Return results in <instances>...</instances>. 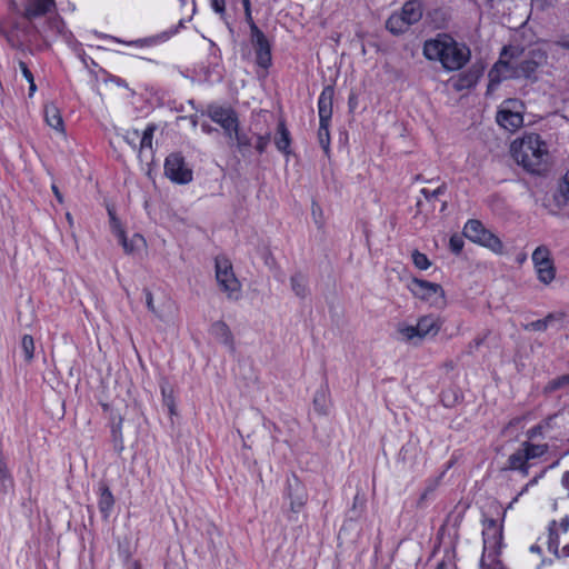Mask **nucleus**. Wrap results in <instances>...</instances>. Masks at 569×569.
Here are the masks:
<instances>
[{
    "mask_svg": "<svg viewBox=\"0 0 569 569\" xmlns=\"http://www.w3.org/2000/svg\"><path fill=\"white\" fill-rule=\"evenodd\" d=\"M438 486L437 480L430 481L427 487L425 488L423 492L420 495L417 506L418 508H423L426 506V502L432 497Z\"/></svg>",
    "mask_w": 569,
    "mask_h": 569,
    "instance_id": "a19ab883",
    "label": "nucleus"
},
{
    "mask_svg": "<svg viewBox=\"0 0 569 569\" xmlns=\"http://www.w3.org/2000/svg\"><path fill=\"white\" fill-rule=\"evenodd\" d=\"M20 348L24 360L31 362L34 358V340L30 335L22 337Z\"/></svg>",
    "mask_w": 569,
    "mask_h": 569,
    "instance_id": "c9c22d12",
    "label": "nucleus"
},
{
    "mask_svg": "<svg viewBox=\"0 0 569 569\" xmlns=\"http://www.w3.org/2000/svg\"><path fill=\"white\" fill-rule=\"evenodd\" d=\"M511 152L516 161L527 171L541 173L546 170L549 151L546 141L538 133H526L513 141Z\"/></svg>",
    "mask_w": 569,
    "mask_h": 569,
    "instance_id": "f03ea898",
    "label": "nucleus"
},
{
    "mask_svg": "<svg viewBox=\"0 0 569 569\" xmlns=\"http://www.w3.org/2000/svg\"><path fill=\"white\" fill-rule=\"evenodd\" d=\"M208 117L223 129V133L228 139H232V131L239 124L236 111L231 108L220 106H209L207 110Z\"/></svg>",
    "mask_w": 569,
    "mask_h": 569,
    "instance_id": "9b49d317",
    "label": "nucleus"
},
{
    "mask_svg": "<svg viewBox=\"0 0 569 569\" xmlns=\"http://www.w3.org/2000/svg\"><path fill=\"white\" fill-rule=\"evenodd\" d=\"M423 56L428 60L439 61L448 71L461 69L470 59V50L456 42L448 34H438L423 44Z\"/></svg>",
    "mask_w": 569,
    "mask_h": 569,
    "instance_id": "f257e3e1",
    "label": "nucleus"
},
{
    "mask_svg": "<svg viewBox=\"0 0 569 569\" xmlns=\"http://www.w3.org/2000/svg\"><path fill=\"white\" fill-rule=\"evenodd\" d=\"M250 41L254 49L256 62L259 67L268 69L271 66V44L260 29H254L250 34Z\"/></svg>",
    "mask_w": 569,
    "mask_h": 569,
    "instance_id": "ddd939ff",
    "label": "nucleus"
},
{
    "mask_svg": "<svg viewBox=\"0 0 569 569\" xmlns=\"http://www.w3.org/2000/svg\"><path fill=\"white\" fill-rule=\"evenodd\" d=\"M140 138V133L138 130L128 131L124 136V140L137 150V141Z\"/></svg>",
    "mask_w": 569,
    "mask_h": 569,
    "instance_id": "8fccbe9b",
    "label": "nucleus"
},
{
    "mask_svg": "<svg viewBox=\"0 0 569 569\" xmlns=\"http://www.w3.org/2000/svg\"><path fill=\"white\" fill-rule=\"evenodd\" d=\"M541 433H542V426H540V425L535 426L527 431V436L529 439L536 438V437L540 436Z\"/></svg>",
    "mask_w": 569,
    "mask_h": 569,
    "instance_id": "4d7b16f0",
    "label": "nucleus"
},
{
    "mask_svg": "<svg viewBox=\"0 0 569 569\" xmlns=\"http://www.w3.org/2000/svg\"><path fill=\"white\" fill-rule=\"evenodd\" d=\"M522 103L516 99H509L502 103L497 112V122L509 131H516L523 124Z\"/></svg>",
    "mask_w": 569,
    "mask_h": 569,
    "instance_id": "39448f33",
    "label": "nucleus"
},
{
    "mask_svg": "<svg viewBox=\"0 0 569 569\" xmlns=\"http://www.w3.org/2000/svg\"><path fill=\"white\" fill-rule=\"evenodd\" d=\"M242 4H243V9H244L246 22L249 26L250 34H251V33L254 32V29H259V27L253 21V18H252V14H251V3H250V1L243 2Z\"/></svg>",
    "mask_w": 569,
    "mask_h": 569,
    "instance_id": "a18cd8bd",
    "label": "nucleus"
},
{
    "mask_svg": "<svg viewBox=\"0 0 569 569\" xmlns=\"http://www.w3.org/2000/svg\"><path fill=\"white\" fill-rule=\"evenodd\" d=\"M201 129L206 133H211V132L216 131L214 128H212L210 124H207V123H202Z\"/></svg>",
    "mask_w": 569,
    "mask_h": 569,
    "instance_id": "0e129e2a",
    "label": "nucleus"
},
{
    "mask_svg": "<svg viewBox=\"0 0 569 569\" xmlns=\"http://www.w3.org/2000/svg\"><path fill=\"white\" fill-rule=\"evenodd\" d=\"M284 497L290 500L292 512H299L308 500V493L303 483L295 475L287 478Z\"/></svg>",
    "mask_w": 569,
    "mask_h": 569,
    "instance_id": "f8f14e48",
    "label": "nucleus"
},
{
    "mask_svg": "<svg viewBox=\"0 0 569 569\" xmlns=\"http://www.w3.org/2000/svg\"><path fill=\"white\" fill-rule=\"evenodd\" d=\"M547 469L542 470L538 476L533 477L527 485L532 487L538 483V481L545 476Z\"/></svg>",
    "mask_w": 569,
    "mask_h": 569,
    "instance_id": "bf43d9fd",
    "label": "nucleus"
},
{
    "mask_svg": "<svg viewBox=\"0 0 569 569\" xmlns=\"http://www.w3.org/2000/svg\"><path fill=\"white\" fill-rule=\"evenodd\" d=\"M118 237L121 241V244L124 249V251L127 253H131L133 251V243L137 242V241H143V238L140 236V234H136L132 240L129 242L126 234H124V231L123 230H119L118 231Z\"/></svg>",
    "mask_w": 569,
    "mask_h": 569,
    "instance_id": "79ce46f5",
    "label": "nucleus"
},
{
    "mask_svg": "<svg viewBox=\"0 0 569 569\" xmlns=\"http://www.w3.org/2000/svg\"><path fill=\"white\" fill-rule=\"evenodd\" d=\"M143 293H144L146 305H147L148 310L151 311L152 313L157 315V310H156V307L153 303V297H152L151 291L148 289H144Z\"/></svg>",
    "mask_w": 569,
    "mask_h": 569,
    "instance_id": "3c124183",
    "label": "nucleus"
},
{
    "mask_svg": "<svg viewBox=\"0 0 569 569\" xmlns=\"http://www.w3.org/2000/svg\"><path fill=\"white\" fill-rule=\"evenodd\" d=\"M28 82H29V96L31 97V96H33V93L37 90V86L34 83V78Z\"/></svg>",
    "mask_w": 569,
    "mask_h": 569,
    "instance_id": "e2e57ef3",
    "label": "nucleus"
},
{
    "mask_svg": "<svg viewBox=\"0 0 569 569\" xmlns=\"http://www.w3.org/2000/svg\"><path fill=\"white\" fill-rule=\"evenodd\" d=\"M164 173L173 182L186 184L192 180V170L188 168L179 153H171L164 161Z\"/></svg>",
    "mask_w": 569,
    "mask_h": 569,
    "instance_id": "1a4fd4ad",
    "label": "nucleus"
},
{
    "mask_svg": "<svg viewBox=\"0 0 569 569\" xmlns=\"http://www.w3.org/2000/svg\"><path fill=\"white\" fill-rule=\"evenodd\" d=\"M292 291L300 298H306L309 293L307 279L301 273H296L290 279Z\"/></svg>",
    "mask_w": 569,
    "mask_h": 569,
    "instance_id": "72a5a7b5",
    "label": "nucleus"
},
{
    "mask_svg": "<svg viewBox=\"0 0 569 569\" xmlns=\"http://www.w3.org/2000/svg\"><path fill=\"white\" fill-rule=\"evenodd\" d=\"M483 549L496 552L500 547L502 532L498 522L495 519L486 521L485 529L482 531Z\"/></svg>",
    "mask_w": 569,
    "mask_h": 569,
    "instance_id": "2eb2a0df",
    "label": "nucleus"
},
{
    "mask_svg": "<svg viewBox=\"0 0 569 569\" xmlns=\"http://www.w3.org/2000/svg\"><path fill=\"white\" fill-rule=\"evenodd\" d=\"M399 13L409 26L415 24L422 18V3L419 0H409L405 2Z\"/></svg>",
    "mask_w": 569,
    "mask_h": 569,
    "instance_id": "412c9836",
    "label": "nucleus"
},
{
    "mask_svg": "<svg viewBox=\"0 0 569 569\" xmlns=\"http://www.w3.org/2000/svg\"><path fill=\"white\" fill-rule=\"evenodd\" d=\"M555 2L556 0H532V3L541 10L551 7Z\"/></svg>",
    "mask_w": 569,
    "mask_h": 569,
    "instance_id": "6e6d98bb",
    "label": "nucleus"
},
{
    "mask_svg": "<svg viewBox=\"0 0 569 569\" xmlns=\"http://www.w3.org/2000/svg\"><path fill=\"white\" fill-rule=\"evenodd\" d=\"M558 526H559V529L561 530V532H563V533L567 532L569 529V517L568 516L563 517L560 520Z\"/></svg>",
    "mask_w": 569,
    "mask_h": 569,
    "instance_id": "13d9d810",
    "label": "nucleus"
},
{
    "mask_svg": "<svg viewBox=\"0 0 569 569\" xmlns=\"http://www.w3.org/2000/svg\"><path fill=\"white\" fill-rule=\"evenodd\" d=\"M329 124H330V122H321L320 121L319 129H318V140H319L321 148L325 150L326 153H328L329 149H330Z\"/></svg>",
    "mask_w": 569,
    "mask_h": 569,
    "instance_id": "4c0bfd02",
    "label": "nucleus"
},
{
    "mask_svg": "<svg viewBox=\"0 0 569 569\" xmlns=\"http://www.w3.org/2000/svg\"><path fill=\"white\" fill-rule=\"evenodd\" d=\"M565 313L558 312V313H548L543 319L532 321L530 323L525 325V330H531V331H545L547 330L548 326L555 321V320H561L563 319Z\"/></svg>",
    "mask_w": 569,
    "mask_h": 569,
    "instance_id": "cd10ccee",
    "label": "nucleus"
},
{
    "mask_svg": "<svg viewBox=\"0 0 569 569\" xmlns=\"http://www.w3.org/2000/svg\"><path fill=\"white\" fill-rule=\"evenodd\" d=\"M561 555H562L563 557H569V545H566V546L562 548Z\"/></svg>",
    "mask_w": 569,
    "mask_h": 569,
    "instance_id": "774afa93",
    "label": "nucleus"
},
{
    "mask_svg": "<svg viewBox=\"0 0 569 569\" xmlns=\"http://www.w3.org/2000/svg\"><path fill=\"white\" fill-rule=\"evenodd\" d=\"M525 462H528V459L523 449L519 448L517 451L509 456L506 469L516 470L517 468L523 466Z\"/></svg>",
    "mask_w": 569,
    "mask_h": 569,
    "instance_id": "e433bc0d",
    "label": "nucleus"
},
{
    "mask_svg": "<svg viewBox=\"0 0 569 569\" xmlns=\"http://www.w3.org/2000/svg\"><path fill=\"white\" fill-rule=\"evenodd\" d=\"M52 191H53V193H54V196H56L57 200H58L59 202H62V196H61V193H60L59 189L57 188V186H54V184L52 186Z\"/></svg>",
    "mask_w": 569,
    "mask_h": 569,
    "instance_id": "69168bd1",
    "label": "nucleus"
},
{
    "mask_svg": "<svg viewBox=\"0 0 569 569\" xmlns=\"http://www.w3.org/2000/svg\"><path fill=\"white\" fill-rule=\"evenodd\" d=\"M19 68L21 70L22 76L26 78L27 81H30L33 79L32 72L29 70L28 66L23 61H19Z\"/></svg>",
    "mask_w": 569,
    "mask_h": 569,
    "instance_id": "864d4df0",
    "label": "nucleus"
},
{
    "mask_svg": "<svg viewBox=\"0 0 569 569\" xmlns=\"http://www.w3.org/2000/svg\"><path fill=\"white\" fill-rule=\"evenodd\" d=\"M386 27L391 33L400 34L407 31L410 26L400 16V13H393L388 18Z\"/></svg>",
    "mask_w": 569,
    "mask_h": 569,
    "instance_id": "2f4dec72",
    "label": "nucleus"
},
{
    "mask_svg": "<svg viewBox=\"0 0 569 569\" xmlns=\"http://www.w3.org/2000/svg\"><path fill=\"white\" fill-rule=\"evenodd\" d=\"M213 10L218 13H223L226 8V0H211Z\"/></svg>",
    "mask_w": 569,
    "mask_h": 569,
    "instance_id": "5fc2aeb1",
    "label": "nucleus"
},
{
    "mask_svg": "<svg viewBox=\"0 0 569 569\" xmlns=\"http://www.w3.org/2000/svg\"><path fill=\"white\" fill-rule=\"evenodd\" d=\"M508 51L509 49L507 47L502 49L500 59L489 71V90H493L503 80L518 78L517 64L511 60H505V56H507Z\"/></svg>",
    "mask_w": 569,
    "mask_h": 569,
    "instance_id": "9d476101",
    "label": "nucleus"
},
{
    "mask_svg": "<svg viewBox=\"0 0 569 569\" xmlns=\"http://www.w3.org/2000/svg\"><path fill=\"white\" fill-rule=\"evenodd\" d=\"M561 483L565 488L569 489V471H566L563 475H562V478H561Z\"/></svg>",
    "mask_w": 569,
    "mask_h": 569,
    "instance_id": "680f3d73",
    "label": "nucleus"
},
{
    "mask_svg": "<svg viewBox=\"0 0 569 569\" xmlns=\"http://www.w3.org/2000/svg\"><path fill=\"white\" fill-rule=\"evenodd\" d=\"M521 448L523 449L526 457L529 461L531 459H536L543 456L548 451L549 446L547 443L535 445L529 441H525L522 442Z\"/></svg>",
    "mask_w": 569,
    "mask_h": 569,
    "instance_id": "473e14b6",
    "label": "nucleus"
},
{
    "mask_svg": "<svg viewBox=\"0 0 569 569\" xmlns=\"http://www.w3.org/2000/svg\"><path fill=\"white\" fill-rule=\"evenodd\" d=\"M567 386H569V373L560 376V377H557V378L550 380L546 385L545 391L546 392H553V391H556L558 389H562V388H565Z\"/></svg>",
    "mask_w": 569,
    "mask_h": 569,
    "instance_id": "ea45409f",
    "label": "nucleus"
},
{
    "mask_svg": "<svg viewBox=\"0 0 569 569\" xmlns=\"http://www.w3.org/2000/svg\"><path fill=\"white\" fill-rule=\"evenodd\" d=\"M44 119L49 127L57 132L64 134V123L59 109L54 104H48L44 108Z\"/></svg>",
    "mask_w": 569,
    "mask_h": 569,
    "instance_id": "b1692460",
    "label": "nucleus"
},
{
    "mask_svg": "<svg viewBox=\"0 0 569 569\" xmlns=\"http://www.w3.org/2000/svg\"><path fill=\"white\" fill-rule=\"evenodd\" d=\"M479 244L490 249L495 253H502L503 243L502 241L491 231L487 230L482 232L481 239L478 241Z\"/></svg>",
    "mask_w": 569,
    "mask_h": 569,
    "instance_id": "c85d7f7f",
    "label": "nucleus"
},
{
    "mask_svg": "<svg viewBox=\"0 0 569 569\" xmlns=\"http://www.w3.org/2000/svg\"><path fill=\"white\" fill-rule=\"evenodd\" d=\"M214 268L216 280L220 290L226 293L229 300H239L241 297V282L233 272L231 261L223 256H219L214 260Z\"/></svg>",
    "mask_w": 569,
    "mask_h": 569,
    "instance_id": "20e7f679",
    "label": "nucleus"
},
{
    "mask_svg": "<svg viewBox=\"0 0 569 569\" xmlns=\"http://www.w3.org/2000/svg\"><path fill=\"white\" fill-rule=\"evenodd\" d=\"M475 82H476V80L472 78V76H465V77H460L458 79L455 87L457 90H462V89L471 87Z\"/></svg>",
    "mask_w": 569,
    "mask_h": 569,
    "instance_id": "09e8293b",
    "label": "nucleus"
},
{
    "mask_svg": "<svg viewBox=\"0 0 569 569\" xmlns=\"http://www.w3.org/2000/svg\"><path fill=\"white\" fill-rule=\"evenodd\" d=\"M548 550L556 556L558 555V548H559V532L557 529V522L553 520L549 523L548 527Z\"/></svg>",
    "mask_w": 569,
    "mask_h": 569,
    "instance_id": "f704fd0d",
    "label": "nucleus"
},
{
    "mask_svg": "<svg viewBox=\"0 0 569 569\" xmlns=\"http://www.w3.org/2000/svg\"><path fill=\"white\" fill-rule=\"evenodd\" d=\"M487 229L483 227L481 221L471 219L468 220L463 228V236L470 239L472 242L478 243V241L482 237V232H486Z\"/></svg>",
    "mask_w": 569,
    "mask_h": 569,
    "instance_id": "a878e982",
    "label": "nucleus"
},
{
    "mask_svg": "<svg viewBox=\"0 0 569 569\" xmlns=\"http://www.w3.org/2000/svg\"><path fill=\"white\" fill-rule=\"evenodd\" d=\"M517 64V73H518V78L520 77H525V78H529L531 74H533L538 68V62L533 61V60H522L521 62L519 63H516Z\"/></svg>",
    "mask_w": 569,
    "mask_h": 569,
    "instance_id": "58836bf2",
    "label": "nucleus"
},
{
    "mask_svg": "<svg viewBox=\"0 0 569 569\" xmlns=\"http://www.w3.org/2000/svg\"><path fill=\"white\" fill-rule=\"evenodd\" d=\"M553 206L557 211H551V213L556 214L558 211L562 210L565 207L569 204V170L563 174V177L558 182L557 190L552 196Z\"/></svg>",
    "mask_w": 569,
    "mask_h": 569,
    "instance_id": "f3484780",
    "label": "nucleus"
},
{
    "mask_svg": "<svg viewBox=\"0 0 569 569\" xmlns=\"http://www.w3.org/2000/svg\"><path fill=\"white\" fill-rule=\"evenodd\" d=\"M446 191H447V184L445 182H442L435 190H429L427 188L421 189V193L428 201L438 198L439 196L443 194Z\"/></svg>",
    "mask_w": 569,
    "mask_h": 569,
    "instance_id": "c03bdc74",
    "label": "nucleus"
},
{
    "mask_svg": "<svg viewBox=\"0 0 569 569\" xmlns=\"http://www.w3.org/2000/svg\"><path fill=\"white\" fill-rule=\"evenodd\" d=\"M14 480L8 467L7 458L0 448V495L6 496L13 491Z\"/></svg>",
    "mask_w": 569,
    "mask_h": 569,
    "instance_id": "6ab92c4d",
    "label": "nucleus"
},
{
    "mask_svg": "<svg viewBox=\"0 0 569 569\" xmlns=\"http://www.w3.org/2000/svg\"><path fill=\"white\" fill-rule=\"evenodd\" d=\"M441 329V321L435 315L419 318L416 326L399 323L397 331L407 342L418 343L428 337H435Z\"/></svg>",
    "mask_w": 569,
    "mask_h": 569,
    "instance_id": "7ed1b4c3",
    "label": "nucleus"
},
{
    "mask_svg": "<svg viewBox=\"0 0 569 569\" xmlns=\"http://www.w3.org/2000/svg\"><path fill=\"white\" fill-rule=\"evenodd\" d=\"M530 551L535 552V553H540L541 552V548L538 545H532L530 547Z\"/></svg>",
    "mask_w": 569,
    "mask_h": 569,
    "instance_id": "338daca9",
    "label": "nucleus"
},
{
    "mask_svg": "<svg viewBox=\"0 0 569 569\" xmlns=\"http://www.w3.org/2000/svg\"><path fill=\"white\" fill-rule=\"evenodd\" d=\"M290 143H291L290 132L287 129L286 123L283 121H280L278 123L277 137L274 139V144L280 152H282L284 154H289L290 153V150H289Z\"/></svg>",
    "mask_w": 569,
    "mask_h": 569,
    "instance_id": "393cba45",
    "label": "nucleus"
},
{
    "mask_svg": "<svg viewBox=\"0 0 569 569\" xmlns=\"http://www.w3.org/2000/svg\"><path fill=\"white\" fill-rule=\"evenodd\" d=\"M270 142V134L257 136L254 148L259 153H263Z\"/></svg>",
    "mask_w": 569,
    "mask_h": 569,
    "instance_id": "de8ad7c7",
    "label": "nucleus"
},
{
    "mask_svg": "<svg viewBox=\"0 0 569 569\" xmlns=\"http://www.w3.org/2000/svg\"><path fill=\"white\" fill-rule=\"evenodd\" d=\"M412 260L415 266L420 270H427L430 267L428 257L417 250L412 252Z\"/></svg>",
    "mask_w": 569,
    "mask_h": 569,
    "instance_id": "37998d69",
    "label": "nucleus"
},
{
    "mask_svg": "<svg viewBox=\"0 0 569 569\" xmlns=\"http://www.w3.org/2000/svg\"><path fill=\"white\" fill-rule=\"evenodd\" d=\"M315 410L320 415H327L329 410V395L327 388L321 387L313 397Z\"/></svg>",
    "mask_w": 569,
    "mask_h": 569,
    "instance_id": "7c9ffc66",
    "label": "nucleus"
},
{
    "mask_svg": "<svg viewBox=\"0 0 569 569\" xmlns=\"http://www.w3.org/2000/svg\"><path fill=\"white\" fill-rule=\"evenodd\" d=\"M532 262L539 281L549 284L556 277L551 252L547 246H539L532 252Z\"/></svg>",
    "mask_w": 569,
    "mask_h": 569,
    "instance_id": "0eeeda50",
    "label": "nucleus"
},
{
    "mask_svg": "<svg viewBox=\"0 0 569 569\" xmlns=\"http://www.w3.org/2000/svg\"><path fill=\"white\" fill-rule=\"evenodd\" d=\"M229 140L233 142L237 150L243 157L250 153L252 147V137L248 132L240 130L239 126L236 127L234 131H232V139Z\"/></svg>",
    "mask_w": 569,
    "mask_h": 569,
    "instance_id": "4be33fe9",
    "label": "nucleus"
},
{
    "mask_svg": "<svg viewBox=\"0 0 569 569\" xmlns=\"http://www.w3.org/2000/svg\"><path fill=\"white\" fill-rule=\"evenodd\" d=\"M56 10L54 0H26L22 17L31 23L32 20L43 17Z\"/></svg>",
    "mask_w": 569,
    "mask_h": 569,
    "instance_id": "4468645a",
    "label": "nucleus"
},
{
    "mask_svg": "<svg viewBox=\"0 0 569 569\" xmlns=\"http://www.w3.org/2000/svg\"><path fill=\"white\" fill-rule=\"evenodd\" d=\"M479 244L490 249L495 253H502L503 243L502 241L491 231L487 230L482 232L481 239L478 241Z\"/></svg>",
    "mask_w": 569,
    "mask_h": 569,
    "instance_id": "c756f323",
    "label": "nucleus"
},
{
    "mask_svg": "<svg viewBox=\"0 0 569 569\" xmlns=\"http://www.w3.org/2000/svg\"><path fill=\"white\" fill-rule=\"evenodd\" d=\"M156 129L157 128L153 123L148 124L142 134L140 136L139 146L137 147L140 158H142L148 150H152V139Z\"/></svg>",
    "mask_w": 569,
    "mask_h": 569,
    "instance_id": "bb28decb",
    "label": "nucleus"
},
{
    "mask_svg": "<svg viewBox=\"0 0 569 569\" xmlns=\"http://www.w3.org/2000/svg\"><path fill=\"white\" fill-rule=\"evenodd\" d=\"M335 89L331 86H327L321 91L318 98V113L319 121L330 122L332 117V102H333Z\"/></svg>",
    "mask_w": 569,
    "mask_h": 569,
    "instance_id": "dca6fc26",
    "label": "nucleus"
},
{
    "mask_svg": "<svg viewBox=\"0 0 569 569\" xmlns=\"http://www.w3.org/2000/svg\"><path fill=\"white\" fill-rule=\"evenodd\" d=\"M546 51L552 59L559 60L569 51V34H560L552 41H547Z\"/></svg>",
    "mask_w": 569,
    "mask_h": 569,
    "instance_id": "aec40b11",
    "label": "nucleus"
},
{
    "mask_svg": "<svg viewBox=\"0 0 569 569\" xmlns=\"http://www.w3.org/2000/svg\"><path fill=\"white\" fill-rule=\"evenodd\" d=\"M114 506V498L107 485H100L98 507L103 518H108Z\"/></svg>",
    "mask_w": 569,
    "mask_h": 569,
    "instance_id": "5701e85b",
    "label": "nucleus"
},
{
    "mask_svg": "<svg viewBox=\"0 0 569 569\" xmlns=\"http://www.w3.org/2000/svg\"><path fill=\"white\" fill-rule=\"evenodd\" d=\"M62 21L60 18L58 17H54V18H50L49 21H48V26L50 29L54 30L56 33H60L61 30H62Z\"/></svg>",
    "mask_w": 569,
    "mask_h": 569,
    "instance_id": "603ef678",
    "label": "nucleus"
},
{
    "mask_svg": "<svg viewBox=\"0 0 569 569\" xmlns=\"http://www.w3.org/2000/svg\"><path fill=\"white\" fill-rule=\"evenodd\" d=\"M409 288L413 296L432 306H440L445 302V291L438 283L413 279Z\"/></svg>",
    "mask_w": 569,
    "mask_h": 569,
    "instance_id": "6e6552de",
    "label": "nucleus"
},
{
    "mask_svg": "<svg viewBox=\"0 0 569 569\" xmlns=\"http://www.w3.org/2000/svg\"><path fill=\"white\" fill-rule=\"evenodd\" d=\"M530 469V465L528 462H525L523 466L517 468L516 470L520 471L522 476H528Z\"/></svg>",
    "mask_w": 569,
    "mask_h": 569,
    "instance_id": "052dcab7",
    "label": "nucleus"
},
{
    "mask_svg": "<svg viewBox=\"0 0 569 569\" xmlns=\"http://www.w3.org/2000/svg\"><path fill=\"white\" fill-rule=\"evenodd\" d=\"M39 34L44 37L42 31L31 24L29 21H16L6 31V38L12 48L20 49L32 41V38Z\"/></svg>",
    "mask_w": 569,
    "mask_h": 569,
    "instance_id": "423d86ee",
    "label": "nucleus"
},
{
    "mask_svg": "<svg viewBox=\"0 0 569 569\" xmlns=\"http://www.w3.org/2000/svg\"><path fill=\"white\" fill-rule=\"evenodd\" d=\"M210 335L219 342L228 347L231 351H234V339L229 326L219 320L211 325Z\"/></svg>",
    "mask_w": 569,
    "mask_h": 569,
    "instance_id": "a211bd4d",
    "label": "nucleus"
},
{
    "mask_svg": "<svg viewBox=\"0 0 569 569\" xmlns=\"http://www.w3.org/2000/svg\"><path fill=\"white\" fill-rule=\"evenodd\" d=\"M449 247L453 253L459 254L463 248L462 237L453 234L449 240Z\"/></svg>",
    "mask_w": 569,
    "mask_h": 569,
    "instance_id": "49530a36",
    "label": "nucleus"
}]
</instances>
